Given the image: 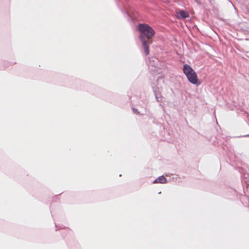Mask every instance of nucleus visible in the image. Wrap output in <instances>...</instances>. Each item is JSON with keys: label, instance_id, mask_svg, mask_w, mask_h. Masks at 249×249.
Instances as JSON below:
<instances>
[{"label": "nucleus", "instance_id": "obj_1", "mask_svg": "<svg viewBox=\"0 0 249 249\" xmlns=\"http://www.w3.org/2000/svg\"><path fill=\"white\" fill-rule=\"evenodd\" d=\"M182 70L190 83L194 85L199 84L196 73L190 65H184Z\"/></svg>", "mask_w": 249, "mask_h": 249}, {"label": "nucleus", "instance_id": "obj_5", "mask_svg": "<svg viewBox=\"0 0 249 249\" xmlns=\"http://www.w3.org/2000/svg\"><path fill=\"white\" fill-rule=\"evenodd\" d=\"M166 182L167 179L164 176H160L153 182L154 183H166Z\"/></svg>", "mask_w": 249, "mask_h": 249}, {"label": "nucleus", "instance_id": "obj_4", "mask_svg": "<svg viewBox=\"0 0 249 249\" xmlns=\"http://www.w3.org/2000/svg\"><path fill=\"white\" fill-rule=\"evenodd\" d=\"M189 17V14L185 11L180 10L177 12V17L178 18H184Z\"/></svg>", "mask_w": 249, "mask_h": 249}, {"label": "nucleus", "instance_id": "obj_2", "mask_svg": "<svg viewBox=\"0 0 249 249\" xmlns=\"http://www.w3.org/2000/svg\"><path fill=\"white\" fill-rule=\"evenodd\" d=\"M138 30L141 33L140 36H142L144 38L146 37L147 39L152 37L155 33L154 29L146 24H140Z\"/></svg>", "mask_w": 249, "mask_h": 249}, {"label": "nucleus", "instance_id": "obj_3", "mask_svg": "<svg viewBox=\"0 0 249 249\" xmlns=\"http://www.w3.org/2000/svg\"><path fill=\"white\" fill-rule=\"evenodd\" d=\"M139 38L142 42V46L143 47L145 54L146 55H148L149 53V47L147 41L145 40L142 36H140Z\"/></svg>", "mask_w": 249, "mask_h": 249}]
</instances>
